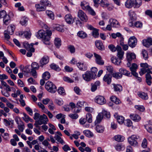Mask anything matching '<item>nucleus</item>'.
Listing matches in <instances>:
<instances>
[{
	"instance_id": "nucleus-29",
	"label": "nucleus",
	"mask_w": 152,
	"mask_h": 152,
	"mask_svg": "<svg viewBox=\"0 0 152 152\" xmlns=\"http://www.w3.org/2000/svg\"><path fill=\"white\" fill-rule=\"evenodd\" d=\"M130 116L131 118L135 121L138 122L141 119L139 115L135 114H131Z\"/></svg>"
},
{
	"instance_id": "nucleus-7",
	"label": "nucleus",
	"mask_w": 152,
	"mask_h": 152,
	"mask_svg": "<svg viewBox=\"0 0 152 152\" xmlns=\"http://www.w3.org/2000/svg\"><path fill=\"white\" fill-rule=\"evenodd\" d=\"M88 28L91 30H92V35L95 38L98 37L99 35L98 32L99 30L94 28L91 25H88L87 26Z\"/></svg>"
},
{
	"instance_id": "nucleus-37",
	"label": "nucleus",
	"mask_w": 152,
	"mask_h": 152,
	"mask_svg": "<svg viewBox=\"0 0 152 152\" xmlns=\"http://www.w3.org/2000/svg\"><path fill=\"white\" fill-rule=\"evenodd\" d=\"M139 96L142 99L146 100L148 99V96L147 94L143 92H139L138 93Z\"/></svg>"
},
{
	"instance_id": "nucleus-15",
	"label": "nucleus",
	"mask_w": 152,
	"mask_h": 152,
	"mask_svg": "<svg viewBox=\"0 0 152 152\" xmlns=\"http://www.w3.org/2000/svg\"><path fill=\"white\" fill-rule=\"evenodd\" d=\"M137 43V39H129L128 41L129 45L132 48L135 47Z\"/></svg>"
},
{
	"instance_id": "nucleus-49",
	"label": "nucleus",
	"mask_w": 152,
	"mask_h": 152,
	"mask_svg": "<svg viewBox=\"0 0 152 152\" xmlns=\"http://www.w3.org/2000/svg\"><path fill=\"white\" fill-rule=\"evenodd\" d=\"M91 74L93 75V77L95 78L98 71L97 69L95 67H92L91 69Z\"/></svg>"
},
{
	"instance_id": "nucleus-9",
	"label": "nucleus",
	"mask_w": 152,
	"mask_h": 152,
	"mask_svg": "<svg viewBox=\"0 0 152 152\" xmlns=\"http://www.w3.org/2000/svg\"><path fill=\"white\" fill-rule=\"evenodd\" d=\"M77 16L82 21L86 22L88 20V18L86 14L82 10L78 11Z\"/></svg>"
},
{
	"instance_id": "nucleus-58",
	"label": "nucleus",
	"mask_w": 152,
	"mask_h": 152,
	"mask_svg": "<svg viewBox=\"0 0 152 152\" xmlns=\"http://www.w3.org/2000/svg\"><path fill=\"white\" fill-rule=\"evenodd\" d=\"M137 68L138 66L137 64L135 63H133L132 64V66L130 68V69L132 72H133V71H136Z\"/></svg>"
},
{
	"instance_id": "nucleus-35",
	"label": "nucleus",
	"mask_w": 152,
	"mask_h": 152,
	"mask_svg": "<svg viewBox=\"0 0 152 152\" xmlns=\"http://www.w3.org/2000/svg\"><path fill=\"white\" fill-rule=\"evenodd\" d=\"M115 149L118 151H121L124 150L125 148V147L124 145L121 144H117L115 146Z\"/></svg>"
},
{
	"instance_id": "nucleus-62",
	"label": "nucleus",
	"mask_w": 152,
	"mask_h": 152,
	"mask_svg": "<svg viewBox=\"0 0 152 152\" xmlns=\"http://www.w3.org/2000/svg\"><path fill=\"white\" fill-rule=\"evenodd\" d=\"M32 69H39V66L37 63L36 62H33L31 64Z\"/></svg>"
},
{
	"instance_id": "nucleus-41",
	"label": "nucleus",
	"mask_w": 152,
	"mask_h": 152,
	"mask_svg": "<svg viewBox=\"0 0 152 152\" xmlns=\"http://www.w3.org/2000/svg\"><path fill=\"white\" fill-rule=\"evenodd\" d=\"M50 77V74L48 72H45L42 75V77L43 79L47 80Z\"/></svg>"
},
{
	"instance_id": "nucleus-23",
	"label": "nucleus",
	"mask_w": 152,
	"mask_h": 152,
	"mask_svg": "<svg viewBox=\"0 0 152 152\" xmlns=\"http://www.w3.org/2000/svg\"><path fill=\"white\" fill-rule=\"evenodd\" d=\"M49 62V57L48 56H44L40 60V66L46 64Z\"/></svg>"
},
{
	"instance_id": "nucleus-42",
	"label": "nucleus",
	"mask_w": 152,
	"mask_h": 152,
	"mask_svg": "<svg viewBox=\"0 0 152 152\" xmlns=\"http://www.w3.org/2000/svg\"><path fill=\"white\" fill-rule=\"evenodd\" d=\"M83 133L86 136L89 137H92L94 136L93 133L88 130L84 131Z\"/></svg>"
},
{
	"instance_id": "nucleus-32",
	"label": "nucleus",
	"mask_w": 152,
	"mask_h": 152,
	"mask_svg": "<svg viewBox=\"0 0 152 152\" xmlns=\"http://www.w3.org/2000/svg\"><path fill=\"white\" fill-rule=\"evenodd\" d=\"M128 14L130 19L132 21H134L136 20L137 18L136 14L134 12L130 11L129 12Z\"/></svg>"
},
{
	"instance_id": "nucleus-61",
	"label": "nucleus",
	"mask_w": 152,
	"mask_h": 152,
	"mask_svg": "<svg viewBox=\"0 0 152 152\" xmlns=\"http://www.w3.org/2000/svg\"><path fill=\"white\" fill-rule=\"evenodd\" d=\"M135 108L141 112H143L145 110V107L142 105H136L134 106Z\"/></svg>"
},
{
	"instance_id": "nucleus-14",
	"label": "nucleus",
	"mask_w": 152,
	"mask_h": 152,
	"mask_svg": "<svg viewBox=\"0 0 152 152\" xmlns=\"http://www.w3.org/2000/svg\"><path fill=\"white\" fill-rule=\"evenodd\" d=\"M126 59L128 61H131L136 58V56L133 53L127 52L126 53Z\"/></svg>"
},
{
	"instance_id": "nucleus-21",
	"label": "nucleus",
	"mask_w": 152,
	"mask_h": 152,
	"mask_svg": "<svg viewBox=\"0 0 152 152\" xmlns=\"http://www.w3.org/2000/svg\"><path fill=\"white\" fill-rule=\"evenodd\" d=\"M111 61L112 63L114 64L117 65H120L121 62V60L118 58L114 57V56L112 57L111 58Z\"/></svg>"
},
{
	"instance_id": "nucleus-47",
	"label": "nucleus",
	"mask_w": 152,
	"mask_h": 152,
	"mask_svg": "<svg viewBox=\"0 0 152 152\" xmlns=\"http://www.w3.org/2000/svg\"><path fill=\"white\" fill-rule=\"evenodd\" d=\"M27 18L24 17L21 19L20 23L22 25L26 26L27 24Z\"/></svg>"
},
{
	"instance_id": "nucleus-16",
	"label": "nucleus",
	"mask_w": 152,
	"mask_h": 152,
	"mask_svg": "<svg viewBox=\"0 0 152 152\" xmlns=\"http://www.w3.org/2000/svg\"><path fill=\"white\" fill-rule=\"evenodd\" d=\"M142 43L144 46L146 47H149L152 45V39H146L142 40Z\"/></svg>"
},
{
	"instance_id": "nucleus-19",
	"label": "nucleus",
	"mask_w": 152,
	"mask_h": 152,
	"mask_svg": "<svg viewBox=\"0 0 152 152\" xmlns=\"http://www.w3.org/2000/svg\"><path fill=\"white\" fill-rule=\"evenodd\" d=\"M109 22L110 24L113 27H118L119 26V22L115 19H110Z\"/></svg>"
},
{
	"instance_id": "nucleus-17",
	"label": "nucleus",
	"mask_w": 152,
	"mask_h": 152,
	"mask_svg": "<svg viewBox=\"0 0 152 152\" xmlns=\"http://www.w3.org/2000/svg\"><path fill=\"white\" fill-rule=\"evenodd\" d=\"M117 56L118 58L121 60L123 58L124 52L122 50L121 48L118 46L117 47Z\"/></svg>"
},
{
	"instance_id": "nucleus-28",
	"label": "nucleus",
	"mask_w": 152,
	"mask_h": 152,
	"mask_svg": "<svg viewBox=\"0 0 152 152\" xmlns=\"http://www.w3.org/2000/svg\"><path fill=\"white\" fill-rule=\"evenodd\" d=\"M78 37L80 38H86L87 37V34L83 31H79L77 33Z\"/></svg>"
},
{
	"instance_id": "nucleus-56",
	"label": "nucleus",
	"mask_w": 152,
	"mask_h": 152,
	"mask_svg": "<svg viewBox=\"0 0 152 152\" xmlns=\"http://www.w3.org/2000/svg\"><path fill=\"white\" fill-rule=\"evenodd\" d=\"M50 67L52 69L57 71H59L61 70L60 68L58 66L54 64H52L51 65Z\"/></svg>"
},
{
	"instance_id": "nucleus-24",
	"label": "nucleus",
	"mask_w": 152,
	"mask_h": 152,
	"mask_svg": "<svg viewBox=\"0 0 152 152\" xmlns=\"http://www.w3.org/2000/svg\"><path fill=\"white\" fill-rule=\"evenodd\" d=\"M77 66L79 69L81 71H85L87 69V65L83 63L78 62L77 64Z\"/></svg>"
},
{
	"instance_id": "nucleus-64",
	"label": "nucleus",
	"mask_w": 152,
	"mask_h": 152,
	"mask_svg": "<svg viewBox=\"0 0 152 152\" xmlns=\"http://www.w3.org/2000/svg\"><path fill=\"white\" fill-rule=\"evenodd\" d=\"M56 140H57L58 142L62 145H63L65 143L64 141L59 135H57L56 136Z\"/></svg>"
},
{
	"instance_id": "nucleus-57",
	"label": "nucleus",
	"mask_w": 152,
	"mask_h": 152,
	"mask_svg": "<svg viewBox=\"0 0 152 152\" xmlns=\"http://www.w3.org/2000/svg\"><path fill=\"white\" fill-rule=\"evenodd\" d=\"M86 121H87L88 123H91L92 121V116L91 114L90 113H88L86 115Z\"/></svg>"
},
{
	"instance_id": "nucleus-59",
	"label": "nucleus",
	"mask_w": 152,
	"mask_h": 152,
	"mask_svg": "<svg viewBox=\"0 0 152 152\" xmlns=\"http://www.w3.org/2000/svg\"><path fill=\"white\" fill-rule=\"evenodd\" d=\"M42 144L45 146L47 147L49 149L51 148L50 144L49 143L47 140H45L42 142Z\"/></svg>"
},
{
	"instance_id": "nucleus-38",
	"label": "nucleus",
	"mask_w": 152,
	"mask_h": 152,
	"mask_svg": "<svg viewBox=\"0 0 152 152\" xmlns=\"http://www.w3.org/2000/svg\"><path fill=\"white\" fill-rule=\"evenodd\" d=\"M15 29V27L14 25L9 26L7 28V31L9 32V34L12 35L14 33Z\"/></svg>"
},
{
	"instance_id": "nucleus-63",
	"label": "nucleus",
	"mask_w": 152,
	"mask_h": 152,
	"mask_svg": "<svg viewBox=\"0 0 152 152\" xmlns=\"http://www.w3.org/2000/svg\"><path fill=\"white\" fill-rule=\"evenodd\" d=\"M48 107L50 110L53 111L55 108V105L53 104V102L51 100L48 105Z\"/></svg>"
},
{
	"instance_id": "nucleus-53",
	"label": "nucleus",
	"mask_w": 152,
	"mask_h": 152,
	"mask_svg": "<svg viewBox=\"0 0 152 152\" xmlns=\"http://www.w3.org/2000/svg\"><path fill=\"white\" fill-rule=\"evenodd\" d=\"M37 105L39 108L41 109L43 112H46L47 111V109L45 108V106L41 103L38 102Z\"/></svg>"
},
{
	"instance_id": "nucleus-12",
	"label": "nucleus",
	"mask_w": 152,
	"mask_h": 152,
	"mask_svg": "<svg viewBox=\"0 0 152 152\" xmlns=\"http://www.w3.org/2000/svg\"><path fill=\"white\" fill-rule=\"evenodd\" d=\"M65 20L67 23L70 24L73 23L74 19L70 14H69L65 15Z\"/></svg>"
},
{
	"instance_id": "nucleus-27",
	"label": "nucleus",
	"mask_w": 152,
	"mask_h": 152,
	"mask_svg": "<svg viewBox=\"0 0 152 152\" xmlns=\"http://www.w3.org/2000/svg\"><path fill=\"white\" fill-rule=\"evenodd\" d=\"M95 45L97 48L99 50H104V47L101 41L96 40L95 42Z\"/></svg>"
},
{
	"instance_id": "nucleus-31",
	"label": "nucleus",
	"mask_w": 152,
	"mask_h": 152,
	"mask_svg": "<svg viewBox=\"0 0 152 152\" xmlns=\"http://www.w3.org/2000/svg\"><path fill=\"white\" fill-rule=\"evenodd\" d=\"M95 129L97 132L102 133L104 131V127L103 126L97 125L95 127Z\"/></svg>"
},
{
	"instance_id": "nucleus-44",
	"label": "nucleus",
	"mask_w": 152,
	"mask_h": 152,
	"mask_svg": "<svg viewBox=\"0 0 152 152\" xmlns=\"http://www.w3.org/2000/svg\"><path fill=\"white\" fill-rule=\"evenodd\" d=\"M111 100L116 104H119L121 102L116 97L114 96H112L110 98Z\"/></svg>"
},
{
	"instance_id": "nucleus-6",
	"label": "nucleus",
	"mask_w": 152,
	"mask_h": 152,
	"mask_svg": "<svg viewBox=\"0 0 152 152\" xmlns=\"http://www.w3.org/2000/svg\"><path fill=\"white\" fill-rule=\"evenodd\" d=\"M95 102L100 105H103L106 103V100L104 96L98 95L96 96L94 99Z\"/></svg>"
},
{
	"instance_id": "nucleus-4",
	"label": "nucleus",
	"mask_w": 152,
	"mask_h": 152,
	"mask_svg": "<svg viewBox=\"0 0 152 152\" xmlns=\"http://www.w3.org/2000/svg\"><path fill=\"white\" fill-rule=\"evenodd\" d=\"M94 3V6L97 7L98 6V4L103 7H107L109 5V3L106 0H93Z\"/></svg>"
},
{
	"instance_id": "nucleus-51",
	"label": "nucleus",
	"mask_w": 152,
	"mask_h": 152,
	"mask_svg": "<svg viewBox=\"0 0 152 152\" xmlns=\"http://www.w3.org/2000/svg\"><path fill=\"white\" fill-rule=\"evenodd\" d=\"M67 49L71 53H74L75 51V47L73 45H69L67 46Z\"/></svg>"
},
{
	"instance_id": "nucleus-40",
	"label": "nucleus",
	"mask_w": 152,
	"mask_h": 152,
	"mask_svg": "<svg viewBox=\"0 0 152 152\" xmlns=\"http://www.w3.org/2000/svg\"><path fill=\"white\" fill-rule=\"evenodd\" d=\"M113 88L114 90L116 91L120 92L122 91V88L121 85L118 84H113Z\"/></svg>"
},
{
	"instance_id": "nucleus-54",
	"label": "nucleus",
	"mask_w": 152,
	"mask_h": 152,
	"mask_svg": "<svg viewBox=\"0 0 152 152\" xmlns=\"http://www.w3.org/2000/svg\"><path fill=\"white\" fill-rule=\"evenodd\" d=\"M113 76L116 79H119L122 77V75L119 72L113 73L112 74Z\"/></svg>"
},
{
	"instance_id": "nucleus-22",
	"label": "nucleus",
	"mask_w": 152,
	"mask_h": 152,
	"mask_svg": "<svg viewBox=\"0 0 152 152\" xmlns=\"http://www.w3.org/2000/svg\"><path fill=\"white\" fill-rule=\"evenodd\" d=\"M100 84V82L99 81H96L94 84L91 83V91L92 92L95 91L97 89V87L99 86Z\"/></svg>"
},
{
	"instance_id": "nucleus-11",
	"label": "nucleus",
	"mask_w": 152,
	"mask_h": 152,
	"mask_svg": "<svg viewBox=\"0 0 152 152\" xmlns=\"http://www.w3.org/2000/svg\"><path fill=\"white\" fill-rule=\"evenodd\" d=\"M39 123L40 124H46L48 121V119L47 116L44 114L40 116L38 120H37Z\"/></svg>"
},
{
	"instance_id": "nucleus-25",
	"label": "nucleus",
	"mask_w": 152,
	"mask_h": 152,
	"mask_svg": "<svg viewBox=\"0 0 152 152\" xmlns=\"http://www.w3.org/2000/svg\"><path fill=\"white\" fill-rule=\"evenodd\" d=\"M114 116L115 118H116L118 122L120 124H121L124 123V118L123 116L118 115L116 113L114 115Z\"/></svg>"
},
{
	"instance_id": "nucleus-26",
	"label": "nucleus",
	"mask_w": 152,
	"mask_h": 152,
	"mask_svg": "<svg viewBox=\"0 0 152 152\" xmlns=\"http://www.w3.org/2000/svg\"><path fill=\"white\" fill-rule=\"evenodd\" d=\"M119 71L122 75H124L128 76H130L131 75V74L129 71L123 68L120 69Z\"/></svg>"
},
{
	"instance_id": "nucleus-36",
	"label": "nucleus",
	"mask_w": 152,
	"mask_h": 152,
	"mask_svg": "<svg viewBox=\"0 0 152 152\" xmlns=\"http://www.w3.org/2000/svg\"><path fill=\"white\" fill-rule=\"evenodd\" d=\"M10 21V18L9 15H5L4 17L3 18V21L4 23L6 25H8Z\"/></svg>"
},
{
	"instance_id": "nucleus-45",
	"label": "nucleus",
	"mask_w": 152,
	"mask_h": 152,
	"mask_svg": "<svg viewBox=\"0 0 152 152\" xmlns=\"http://www.w3.org/2000/svg\"><path fill=\"white\" fill-rule=\"evenodd\" d=\"M81 6L82 8L84 10H86L90 7L86 2L83 1L81 2Z\"/></svg>"
},
{
	"instance_id": "nucleus-33",
	"label": "nucleus",
	"mask_w": 152,
	"mask_h": 152,
	"mask_svg": "<svg viewBox=\"0 0 152 152\" xmlns=\"http://www.w3.org/2000/svg\"><path fill=\"white\" fill-rule=\"evenodd\" d=\"M134 6L135 8H139L142 4V0H133Z\"/></svg>"
},
{
	"instance_id": "nucleus-34",
	"label": "nucleus",
	"mask_w": 152,
	"mask_h": 152,
	"mask_svg": "<svg viewBox=\"0 0 152 152\" xmlns=\"http://www.w3.org/2000/svg\"><path fill=\"white\" fill-rule=\"evenodd\" d=\"M40 2L44 7H50L51 5V3L48 0H41Z\"/></svg>"
},
{
	"instance_id": "nucleus-48",
	"label": "nucleus",
	"mask_w": 152,
	"mask_h": 152,
	"mask_svg": "<svg viewBox=\"0 0 152 152\" xmlns=\"http://www.w3.org/2000/svg\"><path fill=\"white\" fill-rule=\"evenodd\" d=\"M54 28L56 30L60 32H62L64 31L63 27L59 24H56Z\"/></svg>"
},
{
	"instance_id": "nucleus-20",
	"label": "nucleus",
	"mask_w": 152,
	"mask_h": 152,
	"mask_svg": "<svg viewBox=\"0 0 152 152\" xmlns=\"http://www.w3.org/2000/svg\"><path fill=\"white\" fill-rule=\"evenodd\" d=\"M35 7L36 9V10L38 12L43 11L46 10V7H44L40 2L39 4H36L35 5Z\"/></svg>"
},
{
	"instance_id": "nucleus-30",
	"label": "nucleus",
	"mask_w": 152,
	"mask_h": 152,
	"mask_svg": "<svg viewBox=\"0 0 152 152\" xmlns=\"http://www.w3.org/2000/svg\"><path fill=\"white\" fill-rule=\"evenodd\" d=\"M133 0H127L125 2V5L127 8H131L134 6Z\"/></svg>"
},
{
	"instance_id": "nucleus-13",
	"label": "nucleus",
	"mask_w": 152,
	"mask_h": 152,
	"mask_svg": "<svg viewBox=\"0 0 152 152\" xmlns=\"http://www.w3.org/2000/svg\"><path fill=\"white\" fill-rule=\"evenodd\" d=\"M34 43H31L29 45L28 42H24L23 44L24 47L28 50L31 51L32 52H34L35 49L33 48Z\"/></svg>"
},
{
	"instance_id": "nucleus-8",
	"label": "nucleus",
	"mask_w": 152,
	"mask_h": 152,
	"mask_svg": "<svg viewBox=\"0 0 152 152\" xmlns=\"http://www.w3.org/2000/svg\"><path fill=\"white\" fill-rule=\"evenodd\" d=\"M16 35H19L20 37H22L24 35L26 38H30L31 33L30 31H19L17 33Z\"/></svg>"
},
{
	"instance_id": "nucleus-2",
	"label": "nucleus",
	"mask_w": 152,
	"mask_h": 152,
	"mask_svg": "<svg viewBox=\"0 0 152 152\" xmlns=\"http://www.w3.org/2000/svg\"><path fill=\"white\" fill-rule=\"evenodd\" d=\"M45 88L46 89L51 93H54L56 91V87L52 82L48 81L46 83Z\"/></svg>"
},
{
	"instance_id": "nucleus-10",
	"label": "nucleus",
	"mask_w": 152,
	"mask_h": 152,
	"mask_svg": "<svg viewBox=\"0 0 152 152\" xmlns=\"http://www.w3.org/2000/svg\"><path fill=\"white\" fill-rule=\"evenodd\" d=\"M94 55L95 58V61L96 64L100 65L104 64V62L99 55L97 54L96 53H94Z\"/></svg>"
},
{
	"instance_id": "nucleus-46",
	"label": "nucleus",
	"mask_w": 152,
	"mask_h": 152,
	"mask_svg": "<svg viewBox=\"0 0 152 152\" xmlns=\"http://www.w3.org/2000/svg\"><path fill=\"white\" fill-rule=\"evenodd\" d=\"M47 15L51 19H54V15L53 12L51 11L47 10L46 11Z\"/></svg>"
},
{
	"instance_id": "nucleus-50",
	"label": "nucleus",
	"mask_w": 152,
	"mask_h": 152,
	"mask_svg": "<svg viewBox=\"0 0 152 152\" xmlns=\"http://www.w3.org/2000/svg\"><path fill=\"white\" fill-rule=\"evenodd\" d=\"M142 54L143 58L145 60H147L148 58V55L147 51L145 49L142 50Z\"/></svg>"
},
{
	"instance_id": "nucleus-43",
	"label": "nucleus",
	"mask_w": 152,
	"mask_h": 152,
	"mask_svg": "<svg viewBox=\"0 0 152 152\" xmlns=\"http://www.w3.org/2000/svg\"><path fill=\"white\" fill-rule=\"evenodd\" d=\"M54 44L56 47L59 48L61 45V41L60 39H55Z\"/></svg>"
},
{
	"instance_id": "nucleus-3",
	"label": "nucleus",
	"mask_w": 152,
	"mask_h": 152,
	"mask_svg": "<svg viewBox=\"0 0 152 152\" xmlns=\"http://www.w3.org/2000/svg\"><path fill=\"white\" fill-rule=\"evenodd\" d=\"M139 136L133 135L128 139V141L129 144L133 146H136L138 145V143L137 140L139 138Z\"/></svg>"
},
{
	"instance_id": "nucleus-55",
	"label": "nucleus",
	"mask_w": 152,
	"mask_h": 152,
	"mask_svg": "<svg viewBox=\"0 0 152 152\" xmlns=\"http://www.w3.org/2000/svg\"><path fill=\"white\" fill-rule=\"evenodd\" d=\"M111 36L113 38H116L117 37L123 38V36L119 32H117L116 34L112 33Z\"/></svg>"
},
{
	"instance_id": "nucleus-5",
	"label": "nucleus",
	"mask_w": 152,
	"mask_h": 152,
	"mask_svg": "<svg viewBox=\"0 0 152 152\" xmlns=\"http://www.w3.org/2000/svg\"><path fill=\"white\" fill-rule=\"evenodd\" d=\"M91 73V71H87L82 75L83 79L86 81L88 82L91 81L92 79L94 78Z\"/></svg>"
},
{
	"instance_id": "nucleus-18",
	"label": "nucleus",
	"mask_w": 152,
	"mask_h": 152,
	"mask_svg": "<svg viewBox=\"0 0 152 152\" xmlns=\"http://www.w3.org/2000/svg\"><path fill=\"white\" fill-rule=\"evenodd\" d=\"M112 76L109 74H106L103 78V81L108 84H110L111 82Z\"/></svg>"
},
{
	"instance_id": "nucleus-60",
	"label": "nucleus",
	"mask_w": 152,
	"mask_h": 152,
	"mask_svg": "<svg viewBox=\"0 0 152 152\" xmlns=\"http://www.w3.org/2000/svg\"><path fill=\"white\" fill-rule=\"evenodd\" d=\"M86 105H87L86 102L83 101L78 102L77 103V106L79 107L80 108Z\"/></svg>"
},
{
	"instance_id": "nucleus-39",
	"label": "nucleus",
	"mask_w": 152,
	"mask_h": 152,
	"mask_svg": "<svg viewBox=\"0 0 152 152\" xmlns=\"http://www.w3.org/2000/svg\"><path fill=\"white\" fill-rule=\"evenodd\" d=\"M114 138L115 141L118 142H123L124 140V136L119 135L115 136Z\"/></svg>"
},
{
	"instance_id": "nucleus-52",
	"label": "nucleus",
	"mask_w": 152,
	"mask_h": 152,
	"mask_svg": "<svg viewBox=\"0 0 152 152\" xmlns=\"http://www.w3.org/2000/svg\"><path fill=\"white\" fill-rule=\"evenodd\" d=\"M57 91L58 93L60 95H64L66 94L65 90L62 87H59Z\"/></svg>"
},
{
	"instance_id": "nucleus-1",
	"label": "nucleus",
	"mask_w": 152,
	"mask_h": 152,
	"mask_svg": "<svg viewBox=\"0 0 152 152\" xmlns=\"http://www.w3.org/2000/svg\"><path fill=\"white\" fill-rule=\"evenodd\" d=\"M52 34V31L49 30L45 31L40 30L36 34V37L38 38H50Z\"/></svg>"
}]
</instances>
